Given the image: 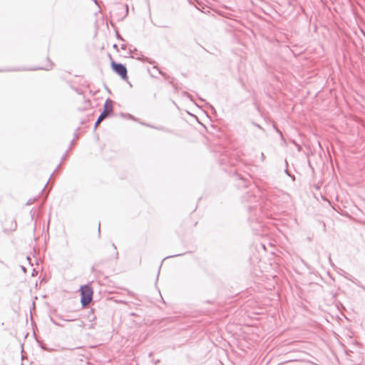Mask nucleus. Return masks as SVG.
Wrapping results in <instances>:
<instances>
[{
    "mask_svg": "<svg viewBox=\"0 0 365 365\" xmlns=\"http://www.w3.org/2000/svg\"><path fill=\"white\" fill-rule=\"evenodd\" d=\"M35 200V198L34 199H29L26 203V205H31L32 204Z\"/></svg>",
    "mask_w": 365,
    "mask_h": 365,
    "instance_id": "4be33fe9",
    "label": "nucleus"
},
{
    "mask_svg": "<svg viewBox=\"0 0 365 365\" xmlns=\"http://www.w3.org/2000/svg\"><path fill=\"white\" fill-rule=\"evenodd\" d=\"M48 181H47V182L46 183V185H44V187H43V189H42V192L45 190V188H46V185H47V184H48Z\"/></svg>",
    "mask_w": 365,
    "mask_h": 365,
    "instance_id": "c756f323",
    "label": "nucleus"
},
{
    "mask_svg": "<svg viewBox=\"0 0 365 365\" xmlns=\"http://www.w3.org/2000/svg\"><path fill=\"white\" fill-rule=\"evenodd\" d=\"M345 272H344V274H343V275H344V277L346 278V277H347V274H345Z\"/></svg>",
    "mask_w": 365,
    "mask_h": 365,
    "instance_id": "f704fd0d",
    "label": "nucleus"
},
{
    "mask_svg": "<svg viewBox=\"0 0 365 365\" xmlns=\"http://www.w3.org/2000/svg\"><path fill=\"white\" fill-rule=\"evenodd\" d=\"M80 130V128H77L75 133H74V139L78 138V130Z\"/></svg>",
    "mask_w": 365,
    "mask_h": 365,
    "instance_id": "f3484780",
    "label": "nucleus"
},
{
    "mask_svg": "<svg viewBox=\"0 0 365 365\" xmlns=\"http://www.w3.org/2000/svg\"><path fill=\"white\" fill-rule=\"evenodd\" d=\"M207 106L210 108V110H211L212 112H215V113L216 112V111H215V108L213 107V106H212V105H211V104H210V103H207Z\"/></svg>",
    "mask_w": 365,
    "mask_h": 365,
    "instance_id": "aec40b11",
    "label": "nucleus"
},
{
    "mask_svg": "<svg viewBox=\"0 0 365 365\" xmlns=\"http://www.w3.org/2000/svg\"><path fill=\"white\" fill-rule=\"evenodd\" d=\"M234 176L236 177V179L239 181L237 184L238 187H243L246 188L249 187V184L250 182V177L246 178L237 172L235 173Z\"/></svg>",
    "mask_w": 365,
    "mask_h": 365,
    "instance_id": "423d86ee",
    "label": "nucleus"
},
{
    "mask_svg": "<svg viewBox=\"0 0 365 365\" xmlns=\"http://www.w3.org/2000/svg\"><path fill=\"white\" fill-rule=\"evenodd\" d=\"M252 230H257V229L255 227H252Z\"/></svg>",
    "mask_w": 365,
    "mask_h": 365,
    "instance_id": "c9c22d12",
    "label": "nucleus"
},
{
    "mask_svg": "<svg viewBox=\"0 0 365 365\" xmlns=\"http://www.w3.org/2000/svg\"><path fill=\"white\" fill-rule=\"evenodd\" d=\"M275 130H276V131H277V132L280 135L281 139H282L284 142H285V139H284V136H283L282 133V132H281V131H280L277 128H276V127H275Z\"/></svg>",
    "mask_w": 365,
    "mask_h": 365,
    "instance_id": "dca6fc26",
    "label": "nucleus"
},
{
    "mask_svg": "<svg viewBox=\"0 0 365 365\" xmlns=\"http://www.w3.org/2000/svg\"><path fill=\"white\" fill-rule=\"evenodd\" d=\"M354 283L358 286L359 287L361 288L363 290L365 291V286L363 285L360 281H354Z\"/></svg>",
    "mask_w": 365,
    "mask_h": 365,
    "instance_id": "4468645a",
    "label": "nucleus"
},
{
    "mask_svg": "<svg viewBox=\"0 0 365 365\" xmlns=\"http://www.w3.org/2000/svg\"><path fill=\"white\" fill-rule=\"evenodd\" d=\"M112 70L118 74L123 80L128 79V70L126 66L120 63L112 61L110 63Z\"/></svg>",
    "mask_w": 365,
    "mask_h": 365,
    "instance_id": "39448f33",
    "label": "nucleus"
},
{
    "mask_svg": "<svg viewBox=\"0 0 365 365\" xmlns=\"http://www.w3.org/2000/svg\"><path fill=\"white\" fill-rule=\"evenodd\" d=\"M126 115L128 116V118H129V119H133L134 118L133 116L132 115H130V114H127Z\"/></svg>",
    "mask_w": 365,
    "mask_h": 365,
    "instance_id": "a878e982",
    "label": "nucleus"
},
{
    "mask_svg": "<svg viewBox=\"0 0 365 365\" xmlns=\"http://www.w3.org/2000/svg\"><path fill=\"white\" fill-rule=\"evenodd\" d=\"M61 163H60L58 164V165L57 166V168H56V169L55 170V171H54V172H56L58 169H59V168L61 167Z\"/></svg>",
    "mask_w": 365,
    "mask_h": 365,
    "instance_id": "c85d7f7f",
    "label": "nucleus"
},
{
    "mask_svg": "<svg viewBox=\"0 0 365 365\" xmlns=\"http://www.w3.org/2000/svg\"><path fill=\"white\" fill-rule=\"evenodd\" d=\"M121 48L122 49H125L126 48V45H125V44L121 45Z\"/></svg>",
    "mask_w": 365,
    "mask_h": 365,
    "instance_id": "cd10ccee",
    "label": "nucleus"
},
{
    "mask_svg": "<svg viewBox=\"0 0 365 365\" xmlns=\"http://www.w3.org/2000/svg\"><path fill=\"white\" fill-rule=\"evenodd\" d=\"M74 140H75V139H73V140H71V145H70V146H71H71H72V145L74 143Z\"/></svg>",
    "mask_w": 365,
    "mask_h": 365,
    "instance_id": "7c9ffc66",
    "label": "nucleus"
},
{
    "mask_svg": "<svg viewBox=\"0 0 365 365\" xmlns=\"http://www.w3.org/2000/svg\"><path fill=\"white\" fill-rule=\"evenodd\" d=\"M88 319L90 322H93L95 320L96 317L94 316L93 310L91 309L87 315Z\"/></svg>",
    "mask_w": 365,
    "mask_h": 365,
    "instance_id": "9b49d317",
    "label": "nucleus"
},
{
    "mask_svg": "<svg viewBox=\"0 0 365 365\" xmlns=\"http://www.w3.org/2000/svg\"><path fill=\"white\" fill-rule=\"evenodd\" d=\"M219 163L220 165H227V164H230V160L228 159V158L227 156H225V157H222L221 158L219 159Z\"/></svg>",
    "mask_w": 365,
    "mask_h": 365,
    "instance_id": "9d476101",
    "label": "nucleus"
},
{
    "mask_svg": "<svg viewBox=\"0 0 365 365\" xmlns=\"http://www.w3.org/2000/svg\"><path fill=\"white\" fill-rule=\"evenodd\" d=\"M161 265H162V263L160 264V265L159 267V269H160ZM159 274H160V270H158V276L159 275Z\"/></svg>",
    "mask_w": 365,
    "mask_h": 365,
    "instance_id": "2f4dec72",
    "label": "nucleus"
},
{
    "mask_svg": "<svg viewBox=\"0 0 365 365\" xmlns=\"http://www.w3.org/2000/svg\"><path fill=\"white\" fill-rule=\"evenodd\" d=\"M285 173H286L287 175H289V172H288V170H287V169H286V170H285Z\"/></svg>",
    "mask_w": 365,
    "mask_h": 365,
    "instance_id": "473e14b6",
    "label": "nucleus"
},
{
    "mask_svg": "<svg viewBox=\"0 0 365 365\" xmlns=\"http://www.w3.org/2000/svg\"><path fill=\"white\" fill-rule=\"evenodd\" d=\"M115 9L117 10H118V11H123V14L119 15L117 17V19L118 21L123 19L124 18H125L128 16V6L127 4L123 5L122 4L118 3V4H117L115 5Z\"/></svg>",
    "mask_w": 365,
    "mask_h": 365,
    "instance_id": "0eeeda50",
    "label": "nucleus"
},
{
    "mask_svg": "<svg viewBox=\"0 0 365 365\" xmlns=\"http://www.w3.org/2000/svg\"><path fill=\"white\" fill-rule=\"evenodd\" d=\"M292 143H294L297 147L299 151L301 150V146L298 143H297L294 140H292Z\"/></svg>",
    "mask_w": 365,
    "mask_h": 365,
    "instance_id": "a211bd4d",
    "label": "nucleus"
},
{
    "mask_svg": "<svg viewBox=\"0 0 365 365\" xmlns=\"http://www.w3.org/2000/svg\"><path fill=\"white\" fill-rule=\"evenodd\" d=\"M50 320H51V322L53 324L57 325V326H60V324H59L58 322H56L55 321V319H54L53 317H50Z\"/></svg>",
    "mask_w": 365,
    "mask_h": 365,
    "instance_id": "6ab92c4d",
    "label": "nucleus"
},
{
    "mask_svg": "<svg viewBox=\"0 0 365 365\" xmlns=\"http://www.w3.org/2000/svg\"><path fill=\"white\" fill-rule=\"evenodd\" d=\"M112 247L113 249L114 253H113V259H118V252H117V248L115 244H112Z\"/></svg>",
    "mask_w": 365,
    "mask_h": 365,
    "instance_id": "f8f14e48",
    "label": "nucleus"
},
{
    "mask_svg": "<svg viewBox=\"0 0 365 365\" xmlns=\"http://www.w3.org/2000/svg\"><path fill=\"white\" fill-rule=\"evenodd\" d=\"M91 106L90 101L89 100L86 101L84 108H86L88 106Z\"/></svg>",
    "mask_w": 365,
    "mask_h": 365,
    "instance_id": "412c9836",
    "label": "nucleus"
},
{
    "mask_svg": "<svg viewBox=\"0 0 365 365\" xmlns=\"http://www.w3.org/2000/svg\"><path fill=\"white\" fill-rule=\"evenodd\" d=\"M71 150V146H69V148H68V150L66 151V153L63 154V155L62 156L61 158V162H63V160H65L66 159V157H67V155L69 152V150Z\"/></svg>",
    "mask_w": 365,
    "mask_h": 365,
    "instance_id": "2eb2a0df",
    "label": "nucleus"
},
{
    "mask_svg": "<svg viewBox=\"0 0 365 365\" xmlns=\"http://www.w3.org/2000/svg\"><path fill=\"white\" fill-rule=\"evenodd\" d=\"M254 125H255V126H257V128H259V129L263 130V128H262L259 125H258V124H257V123H255Z\"/></svg>",
    "mask_w": 365,
    "mask_h": 365,
    "instance_id": "bb28decb",
    "label": "nucleus"
},
{
    "mask_svg": "<svg viewBox=\"0 0 365 365\" xmlns=\"http://www.w3.org/2000/svg\"><path fill=\"white\" fill-rule=\"evenodd\" d=\"M261 159H262V161H264V159H265V156H264V154L263 153H261Z\"/></svg>",
    "mask_w": 365,
    "mask_h": 365,
    "instance_id": "393cba45",
    "label": "nucleus"
},
{
    "mask_svg": "<svg viewBox=\"0 0 365 365\" xmlns=\"http://www.w3.org/2000/svg\"><path fill=\"white\" fill-rule=\"evenodd\" d=\"M113 109V101L110 100V98H108L103 105V110L101 113L98 118H97V120L95 123L94 129L97 128L98 125L106 116L112 115Z\"/></svg>",
    "mask_w": 365,
    "mask_h": 365,
    "instance_id": "20e7f679",
    "label": "nucleus"
},
{
    "mask_svg": "<svg viewBox=\"0 0 365 365\" xmlns=\"http://www.w3.org/2000/svg\"><path fill=\"white\" fill-rule=\"evenodd\" d=\"M116 36L118 39H120L121 41H124V39L120 36V35L117 32Z\"/></svg>",
    "mask_w": 365,
    "mask_h": 365,
    "instance_id": "b1692460",
    "label": "nucleus"
},
{
    "mask_svg": "<svg viewBox=\"0 0 365 365\" xmlns=\"http://www.w3.org/2000/svg\"><path fill=\"white\" fill-rule=\"evenodd\" d=\"M53 67V63L50 58H47V63L43 66L34 67L31 68H26L24 67H9L4 69H0V72H13V71H37V70H46L49 71Z\"/></svg>",
    "mask_w": 365,
    "mask_h": 365,
    "instance_id": "7ed1b4c3",
    "label": "nucleus"
},
{
    "mask_svg": "<svg viewBox=\"0 0 365 365\" xmlns=\"http://www.w3.org/2000/svg\"><path fill=\"white\" fill-rule=\"evenodd\" d=\"M100 224L98 225V234H100L101 230H100Z\"/></svg>",
    "mask_w": 365,
    "mask_h": 365,
    "instance_id": "72a5a7b5",
    "label": "nucleus"
},
{
    "mask_svg": "<svg viewBox=\"0 0 365 365\" xmlns=\"http://www.w3.org/2000/svg\"><path fill=\"white\" fill-rule=\"evenodd\" d=\"M181 255V254H178V255H172V256H168V257H165L163 261H164L165 259H166L167 258H169V257H177V256H180Z\"/></svg>",
    "mask_w": 365,
    "mask_h": 365,
    "instance_id": "5701e85b",
    "label": "nucleus"
},
{
    "mask_svg": "<svg viewBox=\"0 0 365 365\" xmlns=\"http://www.w3.org/2000/svg\"><path fill=\"white\" fill-rule=\"evenodd\" d=\"M81 303L84 308L90 304L93 299V290L89 284L81 285L80 287Z\"/></svg>",
    "mask_w": 365,
    "mask_h": 365,
    "instance_id": "f03ea898",
    "label": "nucleus"
},
{
    "mask_svg": "<svg viewBox=\"0 0 365 365\" xmlns=\"http://www.w3.org/2000/svg\"><path fill=\"white\" fill-rule=\"evenodd\" d=\"M345 274H347V277H346V279L354 283V281H359L357 279L354 278L353 276H351L350 274L345 272Z\"/></svg>",
    "mask_w": 365,
    "mask_h": 365,
    "instance_id": "ddd939ff",
    "label": "nucleus"
},
{
    "mask_svg": "<svg viewBox=\"0 0 365 365\" xmlns=\"http://www.w3.org/2000/svg\"><path fill=\"white\" fill-rule=\"evenodd\" d=\"M199 99H200V101H204V100H203L202 98H200Z\"/></svg>",
    "mask_w": 365,
    "mask_h": 365,
    "instance_id": "e433bc0d",
    "label": "nucleus"
},
{
    "mask_svg": "<svg viewBox=\"0 0 365 365\" xmlns=\"http://www.w3.org/2000/svg\"><path fill=\"white\" fill-rule=\"evenodd\" d=\"M258 190L255 188V190H249L245 195L242 196V203H247L245 205L249 212L248 220L250 222H255L261 224L262 211L261 210L259 200L256 195V192Z\"/></svg>",
    "mask_w": 365,
    "mask_h": 365,
    "instance_id": "f257e3e1",
    "label": "nucleus"
},
{
    "mask_svg": "<svg viewBox=\"0 0 365 365\" xmlns=\"http://www.w3.org/2000/svg\"><path fill=\"white\" fill-rule=\"evenodd\" d=\"M153 69H155L158 73L159 74H160L165 80H169L170 79V76L165 73V72L162 71L161 70H160L156 66H154L153 67Z\"/></svg>",
    "mask_w": 365,
    "mask_h": 365,
    "instance_id": "6e6552de",
    "label": "nucleus"
},
{
    "mask_svg": "<svg viewBox=\"0 0 365 365\" xmlns=\"http://www.w3.org/2000/svg\"><path fill=\"white\" fill-rule=\"evenodd\" d=\"M138 59L141 61H143V62L148 63L150 64H153L155 63L154 61H153L150 58H149L148 57L144 56L143 55H142L141 57H138Z\"/></svg>",
    "mask_w": 365,
    "mask_h": 365,
    "instance_id": "1a4fd4ad",
    "label": "nucleus"
}]
</instances>
